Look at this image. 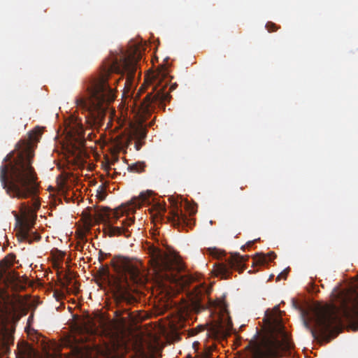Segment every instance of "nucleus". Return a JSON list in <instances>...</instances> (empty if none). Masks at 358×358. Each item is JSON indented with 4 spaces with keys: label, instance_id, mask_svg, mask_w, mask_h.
<instances>
[{
    "label": "nucleus",
    "instance_id": "obj_1",
    "mask_svg": "<svg viewBox=\"0 0 358 358\" xmlns=\"http://www.w3.org/2000/svg\"><path fill=\"white\" fill-rule=\"evenodd\" d=\"M141 59L140 47H131L127 55L105 61L99 76L92 78L85 83V90L76 98L75 103L77 108L85 113V122L89 128L99 129L103 124L109 105L115 99V93L109 83L112 79L111 75L121 74L119 78L114 80V84L126 75L124 87H131L138 63Z\"/></svg>",
    "mask_w": 358,
    "mask_h": 358
},
{
    "label": "nucleus",
    "instance_id": "obj_2",
    "mask_svg": "<svg viewBox=\"0 0 358 358\" xmlns=\"http://www.w3.org/2000/svg\"><path fill=\"white\" fill-rule=\"evenodd\" d=\"M42 134L39 128L20 140L15 150L8 154L0 167V181L12 198H35L39 192L37 173L32 166L34 148Z\"/></svg>",
    "mask_w": 358,
    "mask_h": 358
},
{
    "label": "nucleus",
    "instance_id": "obj_3",
    "mask_svg": "<svg viewBox=\"0 0 358 358\" xmlns=\"http://www.w3.org/2000/svg\"><path fill=\"white\" fill-rule=\"evenodd\" d=\"M275 313L268 317L271 336L261 341H250L245 347L248 358H281L283 352L290 350L294 344L282 324L278 306L274 308Z\"/></svg>",
    "mask_w": 358,
    "mask_h": 358
},
{
    "label": "nucleus",
    "instance_id": "obj_4",
    "mask_svg": "<svg viewBox=\"0 0 358 358\" xmlns=\"http://www.w3.org/2000/svg\"><path fill=\"white\" fill-rule=\"evenodd\" d=\"M111 265L117 277L115 280L116 292L115 299L119 305L121 303L131 304L136 299L127 290L131 284H143L144 276L141 273L140 263L125 257L115 256L111 260Z\"/></svg>",
    "mask_w": 358,
    "mask_h": 358
},
{
    "label": "nucleus",
    "instance_id": "obj_5",
    "mask_svg": "<svg viewBox=\"0 0 358 358\" xmlns=\"http://www.w3.org/2000/svg\"><path fill=\"white\" fill-rule=\"evenodd\" d=\"M150 255V262L153 268L157 278L162 282L179 284L185 287L195 280L192 275L179 276L178 265L166 252L155 246L149 248Z\"/></svg>",
    "mask_w": 358,
    "mask_h": 358
},
{
    "label": "nucleus",
    "instance_id": "obj_6",
    "mask_svg": "<svg viewBox=\"0 0 358 358\" xmlns=\"http://www.w3.org/2000/svg\"><path fill=\"white\" fill-rule=\"evenodd\" d=\"M313 320L317 329L312 328L308 321L304 320L303 324L314 338L321 336L329 341L338 334L341 320L335 307L327 305L315 306L313 308Z\"/></svg>",
    "mask_w": 358,
    "mask_h": 358
},
{
    "label": "nucleus",
    "instance_id": "obj_7",
    "mask_svg": "<svg viewBox=\"0 0 358 358\" xmlns=\"http://www.w3.org/2000/svg\"><path fill=\"white\" fill-rule=\"evenodd\" d=\"M166 77V73L159 71L152 73L150 77L145 78V82L152 86V92L146 95L141 103V109L143 113L148 114L156 107L165 109L166 102H169L171 99L170 92L177 87V84L174 83L170 86L168 92L166 91L169 82V80H165Z\"/></svg>",
    "mask_w": 358,
    "mask_h": 358
},
{
    "label": "nucleus",
    "instance_id": "obj_8",
    "mask_svg": "<svg viewBox=\"0 0 358 358\" xmlns=\"http://www.w3.org/2000/svg\"><path fill=\"white\" fill-rule=\"evenodd\" d=\"M19 318L13 307L0 301V355L9 352V346L14 342L15 324Z\"/></svg>",
    "mask_w": 358,
    "mask_h": 358
},
{
    "label": "nucleus",
    "instance_id": "obj_9",
    "mask_svg": "<svg viewBox=\"0 0 358 358\" xmlns=\"http://www.w3.org/2000/svg\"><path fill=\"white\" fill-rule=\"evenodd\" d=\"M14 261L13 255L0 261V296L3 301L9 298L8 289L15 291L20 287V276L12 268Z\"/></svg>",
    "mask_w": 358,
    "mask_h": 358
},
{
    "label": "nucleus",
    "instance_id": "obj_10",
    "mask_svg": "<svg viewBox=\"0 0 358 358\" xmlns=\"http://www.w3.org/2000/svg\"><path fill=\"white\" fill-rule=\"evenodd\" d=\"M93 216L96 221L107 224L106 231L109 236L120 235H124L127 238L130 236L131 232L128 227L134 222V217L126 218L122 221L121 227H114L111 224L110 219L112 216L117 219L119 217L117 212H113L108 208H97L94 210Z\"/></svg>",
    "mask_w": 358,
    "mask_h": 358
},
{
    "label": "nucleus",
    "instance_id": "obj_11",
    "mask_svg": "<svg viewBox=\"0 0 358 358\" xmlns=\"http://www.w3.org/2000/svg\"><path fill=\"white\" fill-rule=\"evenodd\" d=\"M248 256H242L239 253L231 254L225 259L224 262L219 263L215 271L222 278L227 279L230 277L232 269L239 271V273L244 270L243 262L248 259Z\"/></svg>",
    "mask_w": 358,
    "mask_h": 358
},
{
    "label": "nucleus",
    "instance_id": "obj_12",
    "mask_svg": "<svg viewBox=\"0 0 358 358\" xmlns=\"http://www.w3.org/2000/svg\"><path fill=\"white\" fill-rule=\"evenodd\" d=\"M169 200L172 205V210L169 213L170 215L167 217L168 222L179 230L186 227L192 228L194 225V220L187 217V215L182 213L173 197H169Z\"/></svg>",
    "mask_w": 358,
    "mask_h": 358
},
{
    "label": "nucleus",
    "instance_id": "obj_13",
    "mask_svg": "<svg viewBox=\"0 0 358 358\" xmlns=\"http://www.w3.org/2000/svg\"><path fill=\"white\" fill-rule=\"evenodd\" d=\"M17 229L16 236L21 241H27L31 243L33 241H39L41 236L37 234H30V229L31 228V223L27 220V218H21L18 215H15Z\"/></svg>",
    "mask_w": 358,
    "mask_h": 358
},
{
    "label": "nucleus",
    "instance_id": "obj_14",
    "mask_svg": "<svg viewBox=\"0 0 358 358\" xmlns=\"http://www.w3.org/2000/svg\"><path fill=\"white\" fill-rule=\"evenodd\" d=\"M68 134L75 143L84 146L85 143V129L80 120L72 118L66 128Z\"/></svg>",
    "mask_w": 358,
    "mask_h": 358
},
{
    "label": "nucleus",
    "instance_id": "obj_15",
    "mask_svg": "<svg viewBox=\"0 0 358 358\" xmlns=\"http://www.w3.org/2000/svg\"><path fill=\"white\" fill-rule=\"evenodd\" d=\"M147 135L146 129L142 125L134 126L131 129L130 138L135 141V148L136 150H139L143 144V141Z\"/></svg>",
    "mask_w": 358,
    "mask_h": 358
},
{
    "label": "nucleus",
    "instance_id": "obj_16",
    "mask_svg": "<svg viewBox=\"0 0 358 358\" xmlns=\"http://www.w3.org/2000/svg\"><path fill=\"white\" fill-rule=\"evenodd\" d=\"M275 257L276 255L275 254L274 252H270L266 255L264 253L257 254L253 257L252 266L264 265L266 264H268L269 262H271Z\"/></svg>",
    "mask_w": 358,
    "mask_h": 358
},
{
    "label": "nucleus",
    "instance_id": "obj_17",
    "mask_svg": "<svg viewBox=\"0 0 358 358\" xmlns=\"http://www.w3.org/2000/svg\"><path fill=\"white\" fill-rule=\"evenodd\" d=\"M206 292V288L203 285L198 286L194 288L193 294V301L196 306H201L202 297Z\"/></svg>",
    "mask_w": 358,
    "mask_h": 358
},
{
    "label": "nucleus",
    "instance_id": "obj_18",
    "mask_svg": "<svg viewBox=\"0 0 358 358\" xmlns=\"http://www.w3.org/2000/svg\"><path fill=\"white\" fill-rule=\"evenodd\" d=\"M347 315L348 319L349 320L353 330H358V305L353 310L352 313H348Z\"/></svg>",
    "mask_w": 358,
    "mask_h": 358
},
{
    "label": "nucleus",
    "instance_id": "obj_19",
    "mask_svg": "<svg viewBox=\"0 0 358 358\" xmlns=\"http://www.w3.org/2000/svg\"><path fill=\"white\" fill-rule=\"evenodd\" d=\"M146 165L143 162H137L129 166L128 169L131 172L141 173L145 171Z\"/></svg>",
    "mask_w": 358,
    "mask_h": 358
},
{
    "label": "nucleus",
    "instance_id": "obj_20",
    "mask_svg": "<svg viewBox=\"0 0 358 358\" xmlns=\"http://www.w3.org/2000/svg\"><path fill=\"white\" fill-rule=\"evenodd\" d=\"M211 331H212V333L215 336H218L224 334V326L221 323L213 324L211 327Z\"/></svg>",
    "mask_w": 358,
    "mask_h": 358
},
{
    "label": "nucleus",
    "instance_id": "obj_21",
    "mask_svg": "<svg viewBox=\"0 0 358 358\" xmlns=\"http://www.w3.org/2000/svg\"><path fill=\"white\" fill-rule=\"evenodd\" d=\"M29 210H30V206H29V203H25V202L21 203L20 211L23 216L25 217Z\"/></svg>",
    "mask_w": 358,
    "mask_h": 358
},
{
    "label": "nucleus",
    "instance_id": "obj_22",
    "mask_svg": "<svg viewBox=\"0 0 358 358\" xmlns=\"http://www.w3.org/2000/svg\"><path fill=\"white\" fill-rule=\"evenodd\" d=\"M266 28L268 32H274L276 31L280 27L272 22H268L266 24Z\"/></svg>",
    "mask_w": 358,
    "mask_h": 358
},
{
    "label": "nucleus",
    "instance_id": "obj_23",
    "mask_svg": "<svg viewBox=\"0 0 358 358\" xmlns=\"http://www.w3.org/2000/svg\"><path fill=\"white\" fill-rule=\"evenodd\" d=\"M289 272V270L288 269H285L282 272H281L276 278V281H279L282 278V279H286L287 278V273Z\"/></svg>",
    "mask_w": 358,
    "mask_h": 358
},
{
    "label": "nucleus",
    "instance_id": "obj_24",
    "mask_svg": "<svg viewBox=\"0 0 358 358\" xmlns=\"http://www.w3.org/2000/svg\"><path fill=\"white\" fill-rule=\"evenodd\" d=\"M211 354L212 350L210 348H206L205 351L203 352L202 358H212Z\"/></svg>",
    "mask_w": 358,
    "mask_h": 358
},
{
    "label": "nucleus",
    "instance_id": "obj_25",
    "mask_svg": "<svg viewBox=\"0 0 358 358\" xmlns=\"http://www.w3.org/2000/svg\"><path fill=\"white\" fill-rule=\"evenodd\" d=\"M99 272H100V274L102 275H109L108 268L107 266H106V267L102 266L99 269Z\"/></svg>",
    "mask_w": 358,
    "mask_h": 358
},
{
    "label": "nucleus",
    "instance_id": "obj_26",
    "mask_svg": "<svg viewBox=\"0 0 358 358\" xmlns=\"http://www.w3.org/2000/svg\"><path fill=\"white\" fill-rule=\"evenodd\" d=\"M94 134L92 133V132H90L87 135V138L90 141H92L93 139V138L94 137Z\"/></svg>",
    "mask_w": 358,
    "mask_h": 358
},
{
    "label": "nucleus",
    "instance_id": "obj_27",
    "mask_svg": "<svg viewBox=\"0 0 358 358\" xmlns=\"http://www.w3.org/2000/svg\"><path fill=\"white\" fill-rule=\"evenodd\" d=\"M258 240H259V238H258ZM257 241V239H256V240H255V241H249V242H248V243H247V246H248V247H251V246L254 244V243H255V241Z\"/></svg>",
    "mask_w": 358,
    "mask_h": 358
},
{
    "label": "nucleus",
    "instance_id": "obj_28",
    "mask_svg": "<svg viewBox=\"0 0 358 358\" xmlns=\"http://www.w3.org/2000/svg\"><path fill=\"white\" fill-rule=\"evenodd\" d=\"M140 196L141 197L143 201H145L146 198H145V194L141 193Z\"/></svg>",
    "mask_w": 358,
    "mask_h": 358
},
{
    "label": "nucleus",
    "instance_id": "obj_29",
    "mask_svg": "<svg viewBox=\"0 0 358 358\" xmlns=\"http://www.w3.org/2000/svg\"><path fill=\"white\" fill-rule=\"evenodd\" d=\"M39 206H40V204H39L38 202H35V203H34V207H35V208H39Z\"/></svg>",
    "mask_w": 358,
    "mask_h": 358
},
{
    "label": "nucleus",
    "instance_id": "obj_30",
    "mask_svg": "<svg viewBox=\"0 0 358 358\" xmlns=\"http://www.w3.org/2000/svg\"><path fill=\"white\" fill-rule=\"evenodd\" d=\"M162 213H165L166 212V208L164 207L162 208Z\"/></svg>",
    "mask_w": 358,
    "mask_h": 358
},
{
    "label": "nucleus",
    "instance_id": "obj_31",
    "mask_svg": "<svg viewBox=\"0 0 358 358\" xmlns=\"http://www.w3.org/2000/svg\"><path fill=\"white\" fill-rule=\"evenodd\" d=\"M105 196H106V194H105V193H103V195H102L101 196V199H103L105 198Z\"/></svg>",
    "mask_w": 358,
    "mask_h": 358
},
{
    "label": "nucleus",
    "instance_id": "obj_32",
    "mask_svg": "<svg viewBox=\"0 0 358 358\" xmlns=\"http://www.w3.org/2000/svg\"><path fill=\"white\" fill-rule=\"evenodd\" d=\"M139 92H143V86H141V88L139 90Z\"/></svg>",
    "mask_w": 358,
    "mask_h": 358
},
{
    "label": "nucleus",
    "instance_id": "obj_33",
    "mask_svg": "<svg viewBox=\"0 0 358 358\" xmlns=\"http://www.w3.org/2000/svg\"><path fill=\"white\" fill-rule=\"evenodd\" d=\"M103 260V259H101L100 257L99 258V261L101 262Z\"/></svg>",
    "mask_w": 358,
    "mask_h": 358
},
{
    "label": "nucleus",
    "instance_id": "obj_34",
    "mask_svg": "<svg viewBox=\"0 0 358 358\" xmlns=\"http://www.w3.org/2000/svg\"><path fill=\"white\" fill-rule=\"evenodd\" d=\"M245 247V245H243V247H242L241 248H242L243 250H244Z\"/></svg>",
    "mask_w": 358,
    "mask_h": 358
},
{
    "label": "nucleus",
    "instance_id": "obj_35",
    "mask_svg": "<svg viewBox=\"0 0 358 358\" xmlns=\"http://www.w3.org/2000/svg\"><path fill=\"white\" fill-rule=\"evenodd\" d=\"M241 190L244 189V187H241Z\"/></svg>",
    "mask_w": 358,
    "mask_h": 358
},
{
    "label": "nucleus",
    "instance_id": "obj_36",
    "mask_svg": "<svg viewBox=\"0 0 358 358\" xmlns=\"http://www.w3.org/2000/svg\"><path fill=\"white\" fill-rule=\"evenodd\" d=\"M152 358H155V357H152Z\"/></svg>",
    "mask_w": 358,
    "mask_h": 358
}]
</instances>
